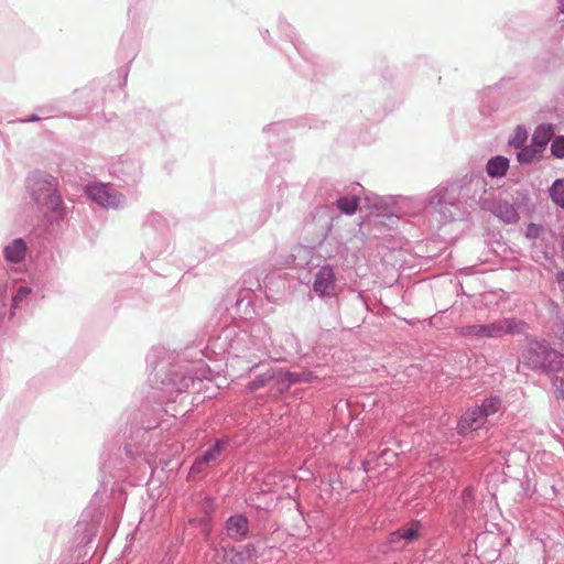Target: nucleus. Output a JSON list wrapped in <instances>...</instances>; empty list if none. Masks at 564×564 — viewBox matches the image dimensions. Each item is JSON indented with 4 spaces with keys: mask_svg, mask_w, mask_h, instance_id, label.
Listing matches in <instances>:
<instances>
[{
    "mask_svg": "<svg viewBox=\"0 0 564 564\" xmlns=\"http://www.w3.org/2000/svg\"><path fill=\"white\" fill-rule=\"evenodd\" d=\"M268 339L270 326L263 322L253 323L249 328L231 324L225 326L217 336L210 337L206 349L216 357L228 355L240 358L249 350L265 348Z\"/></svg>",
    "mask_w": 564,
    "mask_h": 564,
    "instance_id": "nucleus-2",
    "label": "nucleus"
},
{
    "mask_svg": "<svg viewBox=\"0 0 564 564\" xmlns=\"http://www.w3.org/2000/svg\"><path fill=\"white\" fill-rule=\"evenodd\" d=\"M335 282L336 278L333 267L330 264H325L321 267L315 274L313 290L321 297H325L334 291Z\"/></svg>",
    "mask_w": 564,
    "mask_h": 564,
    "instance_id": "nucleus-24",
    "label": "nucleus"
},
{
    "mask_svg": "<svg viewBox=\"0 0 564 564\" xmlns=\"http://www.w3.org/2000/svg\"><path fill=\"white\" fill-rule=\"evenodd\" d=\"M518 149L519 152L517 153V161L520 164H531L542 156L533 148H531L530 144Z\"/></svg>",
    "mask_w": 564,
    "mask_h": 564,
    "instance_id": "nucleus-39",
    "label": "nucleus"
},
{
    "mask_svg": "<svg viewBox=\"0 0 564 564\" xmlns=\"http://www.w3.org/2000/svg\"><path fill=\"white\" fill-rule=\"evenodd\" d=\"M278 368L272 367L269 362L259 361L249 368L250 381L246 388L249 392H256L260 388L267 386L270 381L276 382Z\"/></svg>",
    "mask_w": 564,
    "mask_h": 564,
    "instance_id": "nucleus-21",
    "label": "nucleus"
},
{
    "mask_svg": "<svg viewBox=\"0 0 564 564\" xmlns=\"http://www.w3.org/2000/svg\"><path fill=\"white\" fill-rule=\"evenodd\" d=\"M231 443V437L223 435L217 437L200 455H198L189 469V477L202 474L206 467L226 452Z\"/></svg>",
    "mask_w": 564,
    "mask_h": 564,
    "instance_id": "nucleus-17",
    "label": "nucleus"
},
{
    "mask_svg": "<svg viewBox=\"0 0 564 564\" xmlns=\"http://www.w3.org/2000/svg\"><path fill=\"white\" fill-rule=\"evenodd\" d=\"M263 36V40L269 42L270 41V33H269V30H265L264 33L262 34Z\"/></svg>",
    "mask_w": 564,
    "mask_h": 564,
    "instance_id": "nucleus-59",
    "label": "nucleus"
},
{
    "mask_svg": "<svg viewBox=\"0 0 564 564\" xmlns=\"http://www.w3.org/2000/svg\"><path fill=\"white\" fill-rule=\"evenodd\" d=\"M498 106L495 104V105H486L485 101L482 100L481 101V105H480V113L482 116H487L489 117L491 115L492 111L497 110Z\"/></svg>",
    "mask_w": 564,
    "mask_h": 564,
    "instance_id": "nucleus-48",
    "label": "nucleus"
},
{
    "mask_svg": "<svg viewBox=\"0 0 564 564\" xmlns=\"http://www.w3.org/2000/svg\"><path fill=\"white\" fill-rule=\"evenodd\" d=\"M205 356V351L196 347L185 348L171 361L164 358L152 361V355L148 356V362L153 366L151 397L140 408L126 409L105 440L100 453V487L94 495V503L104 496L115 497L117 492L122 496L121 484L128 479L133 464H151L161 442L163 413L169 412L163 405L175 403L196 381L210 379Z\"/></svg>",
    "mask_w": 564,
    "mask_h": 564,
    "instance_id": "nucleus-1",
    "label": "nucleus"
},
{
    "mask_svg": "<svg viewBox=\"0 0 564 564\" xmlns=\"http://www.w3.org/2000/svg\"><path fill=\"white\" fill-rule=\"evenodd\" d=\"M527 323L516 317H507L487 324H469L460 326L459 335L469 338H500L505 335H521Z\"/></svg>",
    "mask_w": 564,
    "mask_h": 564,
    "instance_id": "nucleus-7",
    "label": "nucleus"
},
{
    "mask_svg": "<svg viewBox=\"0 0 564 564\" xmlns=\"http://www.w3.org/2000/svg\"><path fill=\"white\" fill-rule=\"evenodd\" d=\"M108 171L117 186L123 188L134 187L143 175L141 162L130 156H120L109 165Z\"/></svg>",
    "mask_w": 564,
    "mask_h": 564,
    "instance_id": "nucleus-10",
    "label": "nucleus"
},
{
    "mask_svg": "<svg viewBox=\"0 0 564 564\" xmlns=\"http://www.w3.org/2000/svg\"><path fill=\"white\" fill-rule=\"evenodd\" d=\"M502 404V400L498 395H490L485 398L479 405H476L486 419L490 415L496 414Z\"/></svg>",
    "mask_w": 564,
    "mask_h": 564,
    "instance_id": "nucleus-36",
    "label": "nucleus"
},
{
    "mask_svg": "<svg viewBox=\"0 0 564 564\" xmlns=\"http://www.w3.org/2000/svg\"><path fill=\"white\" fill-rule=\"evenodd\" d=\"M207 507L208 506L204 507V510L206 512V514L204 517L193 518V519L188 520V524L196 525L199 528V530L206 541H208L210 539L213 528H214L212 517L208 514V511H207Z\"/></svg>",
    "mask_w": 564,
    "mask_h": 564,
    "instance_id": "nucleus-34",
    "label": "nucleus"
},
{
    "mask_svg": "<svg viewBox=\"0 0 564 564\" xmlns=\"http://www.w3.org/2000/svg\"><path fill=\"white\" fill-rule=\"evenodd\" d=\"M246 564L251 563L254 558L260 555V552L254 543H247L242 546H236Z\"/></svg>",
    "mask_w": 564,
    "mask_h": 564,
    "instance_id": "nucleus-41",
    "label": "nucleus"
},
{
    "mask_svg": "<svg viewBox=\"0 0 564 564\" xmlns=\"http://www.w3.org/2000/svg\"><path fill=\"white\" fill-rule=\"evenodd\" d=\"M91 94V89H88V88H84L80 90V95L83 98H88Z\"/></svg>",
    "mask_w": 564,
    "mask_h": 564,
    "instance_id": "nucleus-53",
    "label": "nucleus"
},
{
    "mask_svg": "<svg viewBox=\"0 0 564 564\" xmlns=\"http://www.w3.org/2000/svg\"><path fill=\"white\" fill-rule=\"evenodd\" d=\"M547 193L553 204L564 209V177L554 180Z\"/></svg>",
    "mask_w": 564,
    "mask_h": 564,
    "instance_id": "nucleus-35",
    "label": "nucleus"
},
{
    "mask_svg": "<svg viewBox=\"0 0 564 564\" xmlns=\"http://www.w3.org/2000/svg\"><path fill=\"white\" fill-rule=\"evenodd\" d=\"M553 131L554 127L552 123H541L535 128L531 137L530 145L540 155H542L543 152L545 151Z\"/></svg>",
    "mask_w": 564,
    "mask_h": 564,
    "instance_id": "nucleus-27",
    "label": "nucleus"
},
{
    "mask_svg": "<svg viewBox=\"0 0 564 564\" xmlns=\"http://www.w3.org/2000/svg\"><path fill=\"white\" fill-rule=\"evenodd\" d=\"M550 151L556 159H564V134L556 135L552 140Z\"/></svg>",
    "mask_w": 564,
    "mask_h": 564,
    "instance_id": "nucleus-42",
    "label": "nucleus"
},
{
    "mask_svg": "<svg viewBox=\"0 0 564 564\" xmlns=\"http://www.w3.org/2000/svg\"><path fill=\"white\" fill-rule=\"evenodd\" d=\"M333 214L328 205H319L305 217L303 234L311 247L319 246L327 239L333 228Z\"/></svg>",
    "mask_w": 564,
    "mask_h": 564,
    "instance_id": "nucleus-9",
    "label": "nucleus"
},
{
    "mask_svg": "<svg viewBox=\"0 0 564 564\" xmlns=\"http://www.w3.org/2000/svg\"><path fill=\"white\" fill-rule=\"evenodd\" d=\"M268 148L274 155H278V152L273 149V143L271 141H268Z\"/></svg>",
    "mask_w": 564,
    "mask_h": 564,
    "instance_id": "nucleus-57",
    "label": "nucleus"
},
{
    "mask_svg": "<svg viewBox=\"0 0 564 564\" xmlns=\"http://www.w3.org/2000/svg\"><path fill=\"white\" fill-rule=\"evenodd\" d=\"M276 383L281 392L289 390L292 386L301 383L300 373L278 368Z\"/></svg>",
    "mask_w": 564,
    "mask_h": 564,
    "instance_id": "nucleus-33",
    "label": "nucleus"
},
{
    "mask_svg": "<svg viewBox=\"0 0 564 564\" xmlns=\"http://www.w3.org/2000/svg\"><path fill=\"white\" fill-rule=\"evenodd\" d=\"M555 280H556L557 284L560 285L561 291L564 293V270H560L556 273Z\"/></svg>",
    "mask_w": 564,
    "mask_h": 564,
    "instance_id": "nucleus-49",
    "label": "nucleus"
},
{
    "mask_svg": "<svg viewBox=\"0 0 564 564\" xmlns=\"http://www.w3.org/2000/svg\"><path fill=\"white\" fill-rule=\"evenodd\" d=\"M487 422V419L477 406L468 408L458 419L456 425L457 434L466 438L471 432L480 430Z\"/></svg>",
    "mask_w": 564,
    "mask_h": 564,
    "instance_id": "nucleus-22",
    "label": "nucleus"
},
{
    "mask_svg": "<svg viewBox=\"0 0 564 564\" xmlns=\"http://www.w3.org/2000/svg\"><path fill=\"white\" fill-rule=\"evenodd\" d=\"M557 9L564 13V0H557Z\"/></svg>",
    "mask_w": 564,
    "mask_h": 564,
    "instance_id": "nucleus-55",
    "label": "nucleus"
},
{
    "mask_svg": "<svg viewBox=\"0 0 564 564\" xmlns=\"http://www.w3.org/2000/svg\"><path fill=\"white\" fill-rule=\"evenodd\" d=\"M74 118H75L76 120H80V119H83V118H84V116H75Z\"/></svg>",
    "mask_w": 564,
    "mask_h": 564,
    "instance_id": "nucleus-60",
    "label": "nucleus"
},
{
    "mask_svg": "<svg viewBox=\"0 0 564 564\" xmlns=\"http://www.w3.org/2000/svg\"><path fill=\"white\" fill-rule=\"evenodd\" d=\"M61 100H52L47 104L35 107V111L40 112L43 120L57 116L61 110Z\"/></svg>",
    "mask_w": 564,
    "mask_h": 564,
    "instance_id": "nucleus-40",
    "label": "nucleus"
},
{
    "mask_svg": "<svg viewBox=\"0 0 564 564\" xmlns=\"http://www.w3.org/2000/svg\"><path fill=\"white\" fill-rule=\"evenodd\" d=\"M368 465H369V460L364 459V460H362V463H361V469H362V471H364L365 474H367V473H368V470H369V469H368Z\"/></svg>",
    "mask_w": 564,
    "mask_h": 564,
    "instance_id": "nucleus-54",
    "label": "nucleus"
},
{
    "mask_svg": "<svg viewBox=\"0 0 564 564\" xmlns=\"http://www.w3.org/2000/svg\"><path fill=\"white\" fill-rule=\"evenodd\" d=\"M25 188L36 210L51 225H58L66 218L67 206L56 176L43 170H33L25 178Z\"/></svg>",
    "mask_w": 564,
    "mask_h": 564,
    "instance_id": "nucleus-3",
    "label": "nucleus"
},
{
    "mask_svg": "<svg viewBox=\"0 0 564 564\" xmlns=\"http://www.w3.org/2000/svg\"><path fill=\"white\" fill-rule=\"evenodd\" d=\"M278 28L281 35L292 43L302 61L297 62L294 61L293 57L289 56L290 63L300 74L304 77L319 82L324 76L334 70V66L330 63L311 52L308 46L304 42L300 41L295 29L284 18H279Z\"/></svg>",
    "mask_w": 564,
    "mask_h": 564,
    "instance_id": "nucleus-4",
    "label": "nucleus"
},
{
    "mask_svg": "<svg viewBox=\"0 0 564 564\" xmlns=\"http://www.w3.org/2000/svg\"><path fill=\"white\" fill-rule=\"evenodd\" d=\"M221 563L220 564H246L236 546L221 547Z\"/></svg>",
    "mask_w": 564,
    "mask_h": 564,
    "instance_id": "nucleus-38",
    "label": "nucleus"
},
{
    "mask_svg": "<svg viewBox=\"0 0 564 564\" xmlns=\"http://www.w3.org/2000/svg\"><path fill=\"white\" fill-rule=\"evenodd\" d=\"M326 122L322 120L318 116L315 115H306L296 119H291L288 121H279L273 122L263 128V132L265 134H274L280 135L289 132L291 129L297 128H308V129H322L324 128Z\"/></svg>",
    "mask_w": 564,
    "mask_h": 564,
    "instance_id": "nucleus-19",
    "label": "nucleus"
},
{
    "mask_svg": "<svg viewBox=\"0 0 564 564\" xmlns=\"http://www.w3.org/2000/svg\"><path fill=\"white\" fill-rule=\"evenodd\" d=\"M517 195V203H523L529 199L527 193L518 192Z\"/></svg>",
    "mask_w": 564,
    "mask_h": 564,
    "instance_id": "nucleus-52",
    "label": "nucleus"
},
{
    "mask_svg": "<svg viewBox=\"0 0 564 564\" xmlns=\"http://www.w3.org/2000/svg\"><path fill=\"white\" fill-rule=\"evenodd\" d=\"M262 289V283L257 271L243 274L241 286L230 290L223 299L221 304L227 311L235 310L236 314H249L256 291Z\"/></svg>",
    "mask_w": 564,
    "mask_h": 564,
    "instance_id": "nucleus-8",
    "label": "nucleus"
},
{
    "mask_svg": "<svg viewBox=\"0 0 564 564\" xmlns=\"http://www.w3.org/2000/svg\"><path fill=\"white\" fill-rule=\"evenodd\" d=\"M299 373H300L301 383L302 382L312 383L318 379V376L315 372L310 371V370L301 371Z\"/></svg>",
    "mask_w": 564,
    "mask_h": 564,
    "instance_id": "nucleus-45",
    "label": "nucleus"
},
{
    "mask_svg": "<svg viewBox=\"0 0 564 564\" xmlns=\"http://www.w3.org/2000/svg\"><path fill=\"white\" fill-rule=\"evenodd\" d=\"M135 117L140 124L149 126V128H144L147 134L160 133V119L156 113L149 109H141L137 112Z\"/></svg>",
    "mask_w": 564,
    "mask_h": 564,
    "instance_id": "nucleus-31",
    "label": "nucleus"
},
{
    "mask_svg": "<svg viewBox=\"0 0 564 564\" xmlns=\"http://www.w3.org/2000/svg\"><path fill=\"white\" fill-rule=\"evenodd\" d=\"M510 167V160L501 154L489 158L485 165V171L490 178H502L507 175Z\"/></svg>",
    "mask_w": 564,
    "mask_h": 564,
    "instance_id": "nucleus-29",
    "label": "nucleus"
},
{
    "mask_svg": "<svg viewBox=\"0 0 564 564\" xmlns=\"http://www.w3.org/2000/svg\"><path fill=\"white\" fill-rule=\"evenodd\" d=\"M101 521L100 514H91L88 511L83 512L79 521L75 525V541L80 546H87L90 544L97 533Z\"/></svg>",
    "mask_w": 564,
    "mask_h": 564,
    "instance_id": "nucleus-20",
    "label": "nucleus"
},
{
    "mask_svg": "<svg viewBox=\"0 0 564 564\" xmlns=\"http://www.w3.org/2000/svg\"><path fill=\"white\" fill-rule=\"evenodd\" d=\"M460 196L465 205L471 206L473 203H478L482 199L486 193L487 181L485 177L470 173L456 178Z\"/></svg>",
    "mask_w": 564,
    "mask_h": 564,
    "instance_id": "nucleus-18",
    "label": "nucleus"
},
{
    "mask_svg": "<svg viewBox=\"0 0 564 564\" xmlns=\"http://www.w3.org/2000/svg\"><path fill=\"white\" fill-rule=\"evenodd\" d=\"M490 212L507 225L516 224L520 219L518 209L506 200L496 202Z\"/></svg>",
    "mask_w": 564,
    "mask_h": 564,
    "instance_id": "nucleus-28",
    "label": "nucleus"
},
{
    "mask_svg": "<svg viewBox=\"0 0 564 564\" xmlns=\"http://www.w3.org/2000/svg\"><path fill=\"white\" fill-rule=\"evenodd\" d=\"M289 197L288 184L280 177H272L267 185L261 204L259 221L264 224L274 213H278Z\"/></svg>",
    "mask_w": 564,
    "mask_h": 564,
    "instance_id": "nucleus-11",
    "label": "nucleus"
},
{
    "mask_svg": "<svg viewBox=\"0 0 564 564\" xmlns=\"http://www.w3.org/2000/svg\"><path fill=\"white\" fill-rule=\"evenodd\" d=\"M429 206L438 212L446 221L459 218L464 210V203L456 180L435 187L429 195Z\"/></svg>",
    "mask_w": 564,
    "mask_h": 564,
    "instance_id": "nucleus-6",
    "label": "nucleus"
},
{
    "mask_svg": "<svg viewBox=\"0 0 564 564\" xmlns=\"http://www.w3.org/2000/svg\"><path fill=\"white\" fill-rule=\"evenodd\" d=\"M96 105L95 104H90L89 101L86 102V111H91L93 109H95Z\"/></svg>",
    "mask_w": 564,
    "mask_h": 564,
    "instance_id": "nucleus-56",
    "label": "nucleus"
},
{
    "mask_svg": "<svg viewBox=\"0 0 564 564\" xmlns=\"http://www.w3.org/2000/svg\"><path fill=\"white\" fill-rule=\"evenodd\" d=\"M142 236L145 241V251L142 256L155 259L167 253L170 249L169 225L166 219L158 212L147 215L142 224Z\"/></svg>",
    "mask_w": 564,
    "mask_h": 564,
    "instance_id": "nucleus-5",
    "label": "nucleus"
},
{
    "mask_svg": "<svg viewBox=\"0 0 564 564\" xmlns=\"http://www.w3.org/2000/svg\"><path fill=\"white\" fill-rule=\"evenodd\" d=\"M128 74H129V67L128 66L119 67L116 70V74L113 76H116L117 85L119 87H122V86H124L127 84Z\"/></svg>",
    "mask_w": 564,
    "mask_h": 564,
    "instance_id": "nucleus-44",
    "label": "nucleus"
},
{
    "mask_svg": "<svg viewBox=\"0 0 564 564\" xmlns=\"http://www.w3.org/2000/svg\"><path fill=\"white\" fill-rule=\"evenodd\" d=\"M207 503H208V506L212 505L213 503V499L208 498L207 499Z\"/></svg>",
    "mask_w": 564,
    "mask_h": 564,
    "instance_id": "nucleus-61",
    "label": "nucleus"
},
{
    "mask_svg": "<svg viewBox=\"0 0 564 564\" xmlns=\"http://www.w3.org/2000/svg\"><path fill=\"white\" fill-rule=\"evenodd\" d=\"M227 535L236 542L246 540L250 532V522L245 513H235L225 521Z\"/></svg>",
    "mask_w": 564,
    "mask_h": 564,
    "instance_id": "nucleus-23",
    "label": "nucleus"
},
{
    "mask_svg": "<svg viewBox=\"0 0 564 564\" xmlns=\"http://www.w3.org/2000/svg\"><path fill=\"white\" fill-rule=\"evenodd\" d=\"M9 453H10V445L7 444L4 446V448L2 449V452L0 453V460L1 462L6 460V458L9 456Z\"/></svg>",
    "mask_w": 564,
    "mask_h": 564,
    "instance_id": "nucleus-51",
    "label": "nucleus"
},
{
    "mask_svg": "<svg viewBox=\"0 0 564 564\" xmlns=\"http://www.w3.org/2000/svg\"><path fill=\"white\" fill-rule=\"evenodd\" d=\"M32 289L28 285H21L14 293L11 292L7 278H0V323L8 318L12 321L15 311L22 308L28 303Z\"/></svg>",
    "mask_w": 564,
    "mask_h": 564,
    "instance_id": "nucleus-12",
    "label": "nucleus"
},
{
    "mask_svg": "<svg viewBox=\"0 0 564 564\" xmlns=\"http://www.w3.org/2000/svg\"><path fill=\"white\" fill-rule=\"evenodd\" d=\"M544 231V228L542 225L540 224H535V223H530L527 228H525V232H524V236L528 238V239H538L541 237V235L543 234Z\"/></svg>",
    "mask_w": 564,
    "mask_h": 564,
    "instance_id": "nucleus-43",
    "label": "nucleus"
},
{
    "mask_svg": "<svg viewBox=\"0 0 564 564\" xmlns=\"http://www.w3.org/2000/svg\"><path fill=\"white\" fill-rule=\"evenodd\" d=\"M272 347L273 359L291 362L295 359H305L307 354H302V346L299 337L292 332H283L275 338L270 336L268 345Z\"/></svg>",
    "mask_w": 564,
    "mask_h": 564,
    "instance_id": "nucleus-13",
    "label": "nucleus"
},
{
    "mask_svg": "<svg viewBox=\"0 0 564 564\" xmlns=\"http://www.w3.org/2000/svg\"><path fill=\"white\" fill-rule=\"evenodd\" d=\"M328 203L335 204L337 209L341 214L347 215V216H352L356 214V212L359 207L360 198L358 195H351V196L341 195L339 193V191H336L334 200H330V198H328Z\"/></svg>",
    "mask_w": 564,
    "mask_h": 564,
    "instance_id": "nucleus-30",
    "label": "nucleus"
},
{
    "mask_svg": "<svg viewBox=\"0 0 564 564\" xmlns=\"http://www.w3.org/2000/svg\"><path fill=\"white\" fill-rule=\"evenodd\" d=\"M525 364L534 371L552 372L558 367L557 351L545 340L536 341L523 356Z\"/></svg>",
    "mask_w": 564,
    "mask_h": 564,
    "instance_id": "nucleus-14",
    "label": "nucleus"
},
{
    "mask_svg": "<svg viewBox=\"0 0 564 564\" xmlns=\"http://www.w3.org/2000/svg\"><path fill=\"white\" fill-rule=\"evenodd\" d=\"M139 297V293L137 290L129 289L119 292L116 294L113 302H112V308L113 311H117L121 307H132L135 306V301Z\"/></svg>",
    "mask_w": 564,
    "mask_h": 564,
    "instance_id": "nucleus-32",
    "label": "nucleus"
},
{
    "mask_svg": "<svg viewBox=\"0 0 564 564\" xmlns=\"http://www.w3.org/2000/svg\"><path fill=\"white\" fill-rule=\"evenodd\" d=\"M423 525L420 520H411L409 523L391 531L387 536L388 547L392 551L402 550L417 541L422 535Z\"/></svg>",
    "mask_w": 564,
    "mask_h": 564,
    "instance_id": "nucleus-16",
    "label": "nucleus"
},
{
    "mask_svg": "<svg viewBox=\"0 0 564 564\" xmlns=\"http://www.w3.org/2000/svg\"><path fill=\"white\" fill-rule=\"evenodd\" d=\"M561 398L564 399V390L561 391Z\"/></svg>",
    "mask_w": 564,
    "mask_h": 564,
    "instance_id": "nucleus-62",
    "label": "nucleus"
},
{
    "mask_svg": "<svg viewBox=\"0 0 564 564\" xmlns=\"http://www.w3.org/2000/svg\"><path fill=\"white\" fill-rule=\"evenodd\" d=\"M500 555V551L499 550H494L491 553H490V557H494V558H498Z\"/></svg>",
    "mask_w": 564,
    "mask_h": 564,
    "instance_id": "nucleus-58",
    "label": "nucleus"
},
{
    "mask_svg": "<svg viewBox=\"0 0 564 564\" xmlns=\"http://www.w3.org/2000/svg\"><path fill=\"white\" fill-rule=\"evenodd\" d=\"M522 84L516 82L511 77H502L499 82L494 85L487 86L482 89L481 95L484 97H490L494 94L506 95L507 98H514L516 93L520 91Z\"/></svg>",
    "mask_w": 564,
    "mask_h": 564,
    "instance_id": "nucleus-25",
    "label": "nucleus"
},
{
    "mask_svg": "<svg viewBox=\"0 0 564 564\" xmlns=\"http://www.w3.org/2000/svg\"><path fill=\"white\" fill-rule=\"evenodd\" d=\"M41 120H43V117L40 115V112L36 111L34 113L29 115L28 117L19 118L15 121L20 122V123H31V122H37Z\"/></svg>",
    "mask_w": 564,
    "mask_h": 564,
    "instance_id": "nucleus-47",
    "label": "nucleus"
},
{
    "mask_svg": "<svg viewBox=\"0 0 564 564\" xmlns=\"http://www.w3.org/2000/svg\"><path fill=\"white\" fill-rule=\"evenodd\" d=\"M86 196L97 205L106 209H120L126 207V197L123 194L113 191L106 183H90L85 188Z\"/></svg>",
    "mask_w": 564,
    "mask_h": 564,
    "instance_id": "nucleus-15",
    "label": "nucleus"
},
{
    "mask_svg": "<svg viewBox=\"0 0 564 564\" xmlns=\"http://www.w3.org/2000/svg\"><path fill=\"white\" fill-rule=\"evenodd\" d=\"M528 140V131L524 126H517L508 139V144L514 149L522 148Z\"/></svg>",
    "mask_w": 564,
    "mask_h": 564,
    "instance_id": "nucleus-37",
    "label": "nucleus"
},
{
    "mask_svg": "<svg viewBox=\"0 0 564 564\" xmlns=\"http://www.w3.org/2000/svg\"><path fill=\"white\" fill-rule=\"evenodd\" d=\"M562 249L564 250V241L562 242Z\"/></svg>",
    "mask_w": 564,
    "mask_h": 564,
    "instance_id": "nucleus-63",
    "label": "nucleus"
},
{
    "mask_svg": "<svg viewBox=\"0 0 564 564\" xmlns=\"http://www.w3.org/2000/svg\"><path fill=\"white\" fill-rule=\"evenodd\" d=\"M427 64H429V58L426 56H417V57H415V59L412 63L413 66L427 65Z\"/></svg>",
    "mask_w": 564,
    "mask_h": 564,
    "instance_id": "nucleus-50",
    "label": "nucleus"
},
{
    "mask_svg": "<svg viewBox=\"0 0 564 564\" xmlns=\"http://www.w3.org/2000/svg\"><path fill=\"white\" fill-rule=\"evenodd\" d=\"M460 499L464 505H467L474 500V489L473 487L468 486L463 489L460 494Z\"/></svg>",
    "mask_w": 564,
    "mask_h": 564,
    "instance_id": "nucleus-46",
    "label": "nucleus"
},
{
    "mask_svg": "<svg viewBox=\"0 0 564 564\" xmlns=\"http://www.w3.org/2000/svg\"><path fill=\"white\" fill-rule=\"evenodd\" d=\"M28 245L24 238H14L3 248V258L8 263L18 264L24 261Z\"/></svg>",
    "mask_w": 564,
    "mask_h": 564,
    "instance_id": "nucleus-26",
    "label": "nucleus"
}]
</instances>
